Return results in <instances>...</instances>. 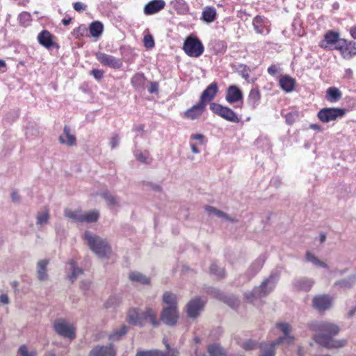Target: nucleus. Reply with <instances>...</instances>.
I'll list each match as a JSON object with an SVG mask.
<instances>
[{
	"instance_id": "nucleus-4",
	"label": "nucleus",
	"mask_w": 356,
	"mask_h": 356,
	"mask_svg": "<svg viewBox=\"0 0 356 356\" xmlns=\"http://www.w3.org/2000/svg\"><path fill=\"white\" fill-rule=\"evenodd\" d=\"M276 332H282L283 337L270 343H261L260 345L261 353L259 356H275V346L282 343L290 344L293 341V337L290 335L291 327L288 323H277L275 327Z\"/></svg>"
},
{
	"instance_id": "nucleus-38",
	"label": "nucleus",
	"mask_w": 356,
	"mask_h": 356,
	"mask_svg": "<svg viewBox=\"0 0 356 356\" xmlns=\"http://www.w3.org/2000/svg\"><path fill=\"white\" fill-rule=\"evenodd\" d=\"M127 327L126 325H122L120 329L115 330L109 335V340L111 341L120 340L127 332Z\"/></svg>"
},
{
	"instance_id": "nucleus-41",
	"label": "nucleus",
	"mask_w": 356,
	"mask_h": 356,
	"mask_svg": "<svg viewBox=\"0 0 356 356\" xmlns=\"http://www.w3.org/2000/svg\"><path fill=\"white\" fill-rule=\"evenodd\" d=\"M306 259L308 262L313 264L315 266H320L322 268H327V265L323 262L320 261L316 257H315L310 252H307L306 254Z\"/></svg>"
},
{
	"instance_id": "nucleus-61",
	"label": "nucleus",
	"mask_w": 356,
	"mask_h": 356,
	"mask_svg": "<svg viewBox=\"0 0 356 356\" xmlns=\"http://www.w3.org/2000/svg\"><path fill=\"white\" fill-rule=\"evenodd\" d=\"M90 281L88 280V281H82L81 282V287L83 290H85V291L88 290L90 289Z\"/></svg>"
},
{
	"instance_id": "nucleus-1",
	"label": "nucleus",
	"mask_w": 356,
	"mask_h": 356,
	"mask_svg": "<svg viewBox=\"0 0 356 356\" xmlns=\"http://www.w3.org/2000/svg\"><path fill=\"white\" fill-rule=\"evenodd\" d=\"M313 330L319 332L314 337V341L326 348H339L346 346V339H334V336L339 332V327L329 322H314L311 324Z\"/></svg>"
},
{
	"instance_id": "nucleus-9",
	"label": "nucleus",
	"mask_w": 356,
	"mask_h": 356,
	"mask_svg": "<svg viewBox=\"0 0 356 356\" xmlns=\"http://www.w3.org/2000/svg\"><path fill=\"white\" fill-rule=\"evenodd\" d=\"M346 111V109L340 108H324L318 111L317 116L321 122L327 123L343 117Z\"/></svg>"
},
{
	"instance_id": "nucleus-51",
	"label": "nucleus",
	"mask_w": 356,
	"mask_h": 356,
	"mask_svg": "<svg viewBox=\"0 0 356 356\" xmlns=\"http://www.w3.org/2000/svg\"><path fill=\"white\" fill-rule=\"evenodd\" d=\"M143 42H144V46L147 49H152L154 47V44H155L154 40L152 35L150 34H147L144 36Z\"/></svg>"
},
{
	"instance_id": "nucleus-5",
	"label": "nucleus",
	"mask_w": 356,
	"mask_h": 356,
	"mask_svg": "<svg viewBox=\"0 0 356 356\" xmlns=\"http://www.w3.org/2000/svg\"><path fill=\"white\" fill-rule=\"evenodd\" d=\"M55 332L60 336L73 340L76 337V327L64 318L56 319L53 324Z\"/></svg>"
},
{
	"instance_id": "nucleus-47",
	"label": "nucleus",
	"mask_w": 356,
	"mask_h": 356,
	"mask_svg": "<svg viewBox=\"0 0 356 356\" xmlns=\"http://www.w3.org/2000/svg\"><path fill=\"white\" fill-rule=\"evenodd\" d=\"M164 343L167 351L165 353H161V356H178L179 351L176 348H171L169 343L163 339Z\"/></svg>"
},
{
	"instance_id": "nucleus-56",
	"label": "nucleus",
	"mask_w": 356,
	"mask_h": 356,
	"mask_svg": "<svg viewBox=\"0 0 356 356\" xmlns=\"http://www.w3.org/2000/svg\"><path fill=\"white\" fill-rule=\"evenodd\" d=\"M74 9L77 12H81L85 10L87 8V6L81 2H75L73 4Z\"/></svg>"
},
{
	"instance_id": "nucleus-35",
	"label": "nucleus",
	"mask_w": 356,
	"mask_h": 356,
	"mask_svg": "<svg viewBox=\"0 0 356 356\" xmlns=\"http://www.w3.org/2000/svg\"><path fill=\"white\" fill-rule=\"evenodd\" d=\"M104 26L99 21L92 22L89 26V31L92 37L98 38L103 33Z\"/></svg>"
},
{
	"instance_id": "nucleus-48",
	"label": "nucleus",
	"mask_w": 356,
	"mask_h": 356,
	"mask_svg": "<svg viewBox=\"0 0 356 356\" xmlns=\"http://www.w3.org/2000/svg\"><path fill=\"white\" fill-rule=\"evenodd\" d=\"M102 195L105 199L108 206L115 207L118 204V200L115 197L108 192L103 193Z\"/></svg>"
},
{
	"instance_id": "nucleus-43",
	"label": "nucleus",
	"mask_w": 356,
	"mask_h": 356,
	"mask_svg": "<svg viewBox=\"0 0 356 356\" xmlns=\"http://www.w3.org/2000/svg\"><path fill=\"white\" fill-rule=\"evenodd\" d=\"M49 218V215L48 211H43L39 212L37 216V222L36 224L38 225H44L48 223Z\"/></svg>"
},
{
	"instance_id": "nucleus-62",
	"label": "nucleus",
	"mask_w": 356,
	"mask_h": 356,
	"mask_svg": "<svg viewBox=\"0 0 356 356\" xmlns=\"http://www.w3.org/2000/svg\"><path fill=\"white\" fill-rule=\"evenodd\" d=\"M0 302L3 304H8L9 302V298L7 294H1L0 296Z\"/></svg>"
},
{
	"instance_id": "nucleus-31",
	"label": "nucleus",
	"mask_w": 356,
	"mask_h": 356,
	"mask_svg": "<svg viewBox=\"0 0 356 356\" xmlns=\"http://www.w3.org/2000/svg\"><path fill=\"white\" fill-rule=\"evenodd\" d=\"M49 264V260L42 259L37 264V277L39 280L44 281L48 278L47 267Z\"/></svg>"
},
{
	"instance_id": "nucleus-2",
	"label": "nucleus",
	"mask_w": 356,
	"mask_h": 356,
	"mask_svg": "<svg viewBox=\"0 0 356 356\" xmlns=\"http://www.w3.org/2000/svg\"><path fill=\"white\" fill-rule=\"evenodd\" d=\"M280 277V273L278 270L272 271L259 286L254 287L252 291L245 293V298L249 302L259 306L260 300L266 297L275 289Z\"/></svg>"
},
{
	"instance_id": "nucleus-28",
	"label": "nucleus",
	"mask_w": 356,
	"mask_h": 356,
	"mask_svg": "<svg viewBox=\"0 0 356 356\" xmlns=\"http://www.w3.org/2000/svg\"><path fill=\"white\" fill-rule=\"evenodd\" d=\"M170 6L178 15H186L189 12V6L184 0H172Z\"/></svg>"
},
{
	"instance_id": "nucleus-20",
	"label": "nucleus",
	"mask_w": 356,
	"mask_h": 356,
	"mask_svg": "<svg viewBox=\"0 0 356 356\" xmlns=\"http://www.w3.org/2000/svg\"><path fill=\"white\" fill-rule=\"evenodd\" d=\"M296 81L289 75H283L280 78V87L286 92H291L294 90Z\"/></svg>"
},
{
	"instance_id": "nucleus-17",
	"label": "nucleus",
	"mask_w": 356,
	"mask_h": 356,
	"mask_svg": "<svg viewBox=\"0 0 356 356\" xmlns=\"http://www.w3.org/2000/svg\"><path fill=\"white\" fill-rule=\"evenodd\" d=\"M88 356H115V350L112 344L97 346L90 350Z\"/></svg>"
},
{
	"instance_id": "nucleus-53",
	"label": "nucleus",
	"mask_w": 356,
	"mask_h": 356,
	"mask_svg": "<svg viewBox=\"0 0 356 356\" xmlns=\"http://www.w3.org/2000/svg\"><path fill=\"white\" fill-rule=\"evenodd\" d=\"M190 140L193 141V140H196L197 141L196 143L198 145H204L205 143L204 135L200 134H195L191 135V138H190Z\"/></svg>"
},
{
	"instance_id": "nucleus-22",
	"label": "nucleus",
	"mask_w": 356,
	"mask_h": 356,
	"mask_svg": "<svg viewBox=\"0 0 356 356\" xmlns=\"http://www.w3.org/2000/svg\"><path fill=\"white\" fill-rule=\"evenodd\" d=\"M208 293L212 296L213 297L222 300L223 301L226 302L228 305H229L231 307H235L238 302L237 300H235L233 298L231 297H227L222 293L219 289L216 288H209L208 289Z\"/></svg>"
},
{
	"instance_id": "nucleus-24",
	"label": "nucleus",
	"mask_w": 356,
	"mask_h": 356,
	"mask_svg": "<svg viewBox=\"0 0 356 356\" xmlns=\"http://www.w3.org/2000/svg\"><path fill=\"white\" fill-rule=\"evenodd\" d=\"M261 97V93L258 88H254L251 89L247 99L248 105L252 109H255L260 103Z\"/></svg>"
},
{
	"instance_id": "nucleus-12",
	"label": "nucleus",
	"mask_w": 356,
	"mask_h": 356,
	"mask_svg": "<svg viewBox=\"0 0 356 356\" xmlns=\"http://www.w3.org/2000/svg\"><path fill=\"white\" fill-rule=\"evenodd\" d=\"M204 302L200 298L192 299L186 307V312L190 318L197 317L203 310Z\"/></svg>"
},
{
	"instance_id": "nucleus-60",
	"label": "nucleus",
	"mask_w": 356,
	"mask_h": 356,
	"mask_svg": "<svg viewBox=\"0 0 356 356\" xmlns=\"http://www.w3.org/2000/svg\"><path fill=\"white\" fill-rule=\"evenodd\" d=\"M197 145H199L193 141H190V146H191V151L193 153H194V154L200 153V150L197 148Z\"/></svg>"
},
{
	"instance_id": "nucleus-23",
	"label": "nucleus",
	"mask_w": 356,
	"mask_h": 356,
	"mask_svg": "<svg viewBox=\"0 0 356 356\" xmlns=\"http://www.w3.org/2000/svg\"><path fill=\"white\" fill-rule=\"evenodd\" d=\"M344 43L343 48L338 49V50L340 51L343 58L350 59L356 55V42H348L344 39Z\"/></svg>"
},
{
	"instance_id": "nucleus-3",
	"label": "nucleus",
	"mask_w": 356,
	"mask_h": 356,
	"mask_svg": "<svg viewBox=\"0 0 356 356\" xmlns=\"http://www.w3.org/2000/svg\"><path fill=\"white\" fill-rule=\"evenodd\" d=\"M83 238L89 248L99 258H108L111 254V247L107 241L99 236L86 231Z\"/></svg>"
},
{
	"instance_id": "nucleus-8",
	"label": "nucleus",
	"mask_w": 356,
	"mask_h": 356,
	"mask_svg": "<svg viewBox=\"0 0 356 356\" xmlns=\"http://www.w3.org/2000/svg\"><path fill=\"white\" fill-rule=\"evenodd\" d=\"M343 44H345L344 39L340 38L337 32L329 31L325 34L324 38L320 41L319 46L325 49L333 47L338 50L343 48Z\"/></svg>"
},
{
	"instance_id": "nucleus-55",
	"label": "nucleus",
	"mask_w": 356,
	"mask_h": 356,
	"mask_svg": "<svg viewBox=\"0 0 356 356\" xmlns=\"http://www.w3.org/2000/svg\"><path fill=\"white\" fill-rule=\"evenodd\" d=\"M160 353L154 351H140L138 352L136 356H159Z\"/></svg>"
},
{
	"instance_id": "nucleus-34",
	"label": "nucleus",
	"mask_w": 356,
	"mask_h": 356,
	"mask_svg": "<svg viewBox=\"0 0 356 356\" xmlns=\"http://www.w3.org/2000/svg\"><path fill=\"white\" fill-rule=\"evenodd\" d=\"M356 283V276L352 275L346 279L337 281L334 283V286H339L344 290L351 289Z\"/></svg>"
},
{
	"instance_id": "nucleus-49",
	"label": "nucleus",
	"mask_w": 356,
	"mask_h": 356,
	"mask_svg": "<svg viewBox=\"0 0 356 356\" xmlns=\"http://www.w3.org/2000/svg\"><path fill=\"white\" fill-rule=\"evenodd\" d=\"M137 160H138L140 162L149 164L152 159L149 156V154L147 152H140V154L136 155Z\"/></svg>"
},
{
	"instance_id": "nucleus-42",
	"label": "nucleus",
	"mask_w": 356,
	"mask_h": 356,
	"mask_svg": "<svg viewBox=\"0 0 356 356\" xmlns=\"http://www.w3.org/2000/svg\"><path fill=\"white\" fill-rule=\"evenodd\" d=\"M136 282L143 285H149L151 280L149 277L140 272H135V283Z\"/></svg>"
},
{
	"instance_id": "nucleus-15",
	"label": "nucleus",
	"mask_w": 356,
	"mask_h": 356,
	"mask_svg": "<svg viewBox=\"0 0 356 356\" xmlns=\"http://www.w3.org/2000/svg\"><path fill=\"white\" fill-rule=\"evenodd\" d=\"M165 6L164 0H152L148 2L144 7V13L146 15L156 14L163 10Z\"/></svg>"
},
{
	"instance_id": "nucleus-45",
	"label": "nucleus",
	"mask_w": 356,
	"mask_h": 356,
	"mask_svg": "<svg viewBox=\"0 0 356 356\" xmlns=\"http://www.w3.org/2000/svg\"><path fill=\"white\" fill-rule=\"evenodd\" d=\"M284 117L285 118L286 122L287 124H292L298 120L299 113L296 111H293L284 115Z\"/></svg>"
},
{
	"instance_id": "nucleus-6",
	"label": "nucleus",
	"mask_w": 356,
	"mask_h": 356,
	"mask_svg": "<svg viewBox=\"0 0 356 356\" xmlns=\"http://www.w3.org/2000/svg\"><path fill=\"white\" fill-rule=\"evenodd\" d=\"M183 49L188 56L197 58L203 54L204 47L197 38L188 36L184 42Z\"/></svg>"
},
{
	"instance_id": "nucleus-13",
	"label": "nucleus",
	"mask_w": 356,
	"mask_h": 356,
	"mask_svg": "<svg viewBox=\"0 0 356 356\" xmlns=\"http://www.w3.org/2000/svg\"><path fill=\"white\" fill-rule=\"evenodd\" d=\"M179 312L177 307H165L161 313L162 321L168 325H174L177 321Z\"/></svg>"
},
{
	"instance_id": "nucleus-59",
	"label": "nucleus",
	"mask_w": 356,
	"mask_h": 356,
	"mask_svg": "<svg viewBox=\"0 0 356 356\" xmlns=\"http://www.w3.org/2000/svg\"><path fill=\"white\" fill-rule=\"evenodd\" d=\"M267 71L269 74L275 76L278 72L279 67L275 65H272L270 67H268Z\"/></svg>"
},
{
	"instance_id": "nucleus-57",
	"label": "nucleus",
	"mask_w": 356,
	"mask_h": 356,
	"mask_svg": "<svg viewBox=\"0 0 356 356\" xmlns=\"http://www.w3.org/2000/svg\"><path fill=\"white\" fill-rule=\"evenodd\" d=\"M119 142V138L117 136H113L110 140L109 145L112 149L115 148L118 146Z\"/></svg>"
},
{
	"instance_id": "nucleus-27",
	"label": "nucleus",
	"mask_w": 356,
	"mask_h": 356,
	"mask_svg": "<svg viewBox=\"0 0 356 356\" xmlns=\"http://www.w3.org/2000/svg\"><path fill=\"white\" fill-rule=\"evenodd\" d=\"M314 282L312 279L300 277L293 282V285L298 290L308 291L313 286Z\"/></svg>"
},
{
	"instance_id": "nucleus-14",
	"label": "nucleus",
	"mask_w": 356,
	"mask_h": 356,
	"mask_svg": "<svg viewBox=\"0 0 356 356\" xmlns=\"http://www.w3.org/2000/svg\"><path fill=\"white\" fill-rule=\"evenodd\" d=\"M205 108L206 104L199 101L196 104L184 112V117L191 120H197L200 118Z\"/></svg>"
},
{
	"instance_id": "nucleus-37",
	"label": "nucleus",
	"mask_w": 356,
	"mask_h": 356,
	"mask_svg": "<svg viewBox=\"0 0 356 356\" xmlns=\"http://www.w3.org/2000/svg\"><path fill=\"white\" fill-rule=\"evenodd\" d=\"M99 217V213L97 210H90L83 213L82 222H96Z\"/></svg>"
},
{
	"instance_id": "nucleus-39",
	"label": "nucleus",
	"mask_w": 356,
	"mask_h": 356,
	"mask_svg": "<svg viewBox=\"0 0 356 356\" xmlns=\"http://www.w3.org/2000/svg\"><path fill=\"white\" fill-rule=\"evenodd\" d=\"M163 302L168 305L167 307H177V296L170 292H165L163 296Z\"/></svg>"
},
{
	"instance_id": "nucleus-46",
	"label": "nucleus",
	"mask_w": 356,
	"mask_h": 356,
	"mask_svg": "<svg viewBox=\"0 0 356 356\" xmlns=\"http://www.w3.org/2000/svg\"><path fill=\"white\" fill-rule=\"evenodd\" d=\"M210 273L219 278L225 276L224 268L218 267L216 264H212L210 266Z\"/></svg>"
},
{
	"instance_id": "nucleus-7",
	"label": "nucleus",
	"mask_w": 356,
	"mask_h": 356,
	"mask_svg": "<svg viewBox=\"0 0 356 356\" xmlns=\"http://www.w3.org/2000/svg\"><path fill=\"white\" fill-rule=\"evenodd\" d=\"M147 323H150L153 327L159 326L160 321L156 318V312L149 307L142 312L135 310V325L143 326Z\"/></svg>"
},
{
	"instance_id": "nucleus-11",
	"label": "nucleus",
	"mask_w": 356,
	"mask_h": 356,
	"mask_svg": "<svg viewBox=\"0 0 356 356\" xmlns=\"http://www.w3.org/2000/svg\"><path fill=\"white\" fill-rule=\"evenodd\" d=\"M97 60L104 66L113 69H118L122 67V60L111 55L106 54L102 51L95 54Z\"/></svg>"
},
{
	"instance_id": "nucleus-30",
	"label": "nucleus",
	"mask_w": 356,
	"mask_h": 356,
	"mask_svg": "<svg viewBox=\"0 0 356 356\" xmlns=\"http://www.w3.org/2000/svg\"><path fill=\"white\" fill-rule=\"evenodd\" d=\"M67 269L71 272L69 275L70 280L73 282L81 275L83 274V270L76 266V262L72 259L67 263Z\"/></svg>"
},
{
	"instance_id": "nucleus-50",
	"label": "nucleus",
	"mask_w": 356,
	"mask_h": 356,
	"mask_svg": "<svg viewBox=\"0 0 356 356\" xmlns=\"http://www.w3.org/2000/svg\"><path fill=\"white\" fill-rule=\"evenodd\" d=\"M19 354L21 356H36L37 353L35 350H29L26 346H22L19 348Z\"/></svg>"
},
{
	"instance_id": "nucleus-29",
	"label": "nucleus",
	"mask_w": 356,
	"mask_h": 356,
	"mask_svg": "<svg viewBox=\"0 0 356 356\" xmlns=\"http://www.w3.org/2000/svg\"><path fill=\"white\" fill-rule=\"evenodd\" d=\"M252 24L254 26V31L258 33H264L265 31L266 33L268 32L267 29V19L261 16L257 15L256 16L252 21Z\"/></svg>"
},
{
	"instance_id": "nucleus-19",
	"label": "nucleus",
	"mask_w": 356,
	"mask_h": 356,
	"mask_svg": "<svg viewBox=\"0 0 356 356\" xmlns=\"http://www.w3.org/2000/svg\"><path fill=\"white\" fill-rule=\"evenodd\" d=\"M332 305V299L327 295L317 296L313 299V305L320 311L329 309Z\"/></svg>"
},
{
	"instance_id": "nucleus-21",
	"label": "nucleus",
	"mask_w": 356,
	"mask_h": 356,
	"mask_svg": "<svg viewBox=\"0 0 356 356\" xmlns=\"http://www.w3.org/2000/svg\"><path fill=\"white\" fill-rule=\"evenodd\" d=\"M217 92V83L214 82L211 83L202 93L200 102H202V103L207 104V102L211 101L215 97Z\"/></svg>"
},
{
	"instance_id": "nucleus-54",
	"label": "nucleus",
	"mask_w": 356,
	"mask_h": 356,
	"mask_svg": "<svg viewBox=\"0 0 356 356\" xmlns=\"http://www.w3.org/2000/svg\"><path fill=\"white\" fill-rule=\"evenodd\" d=\"M90 74L92 75L97 81L102 79L104 75V71L98 69H93L90 71Z\"/></svg>"
},
{
	"instance_id": "nucleus-25",
	"label": "nucleus",
	"mask_w": 356,
	"mask_h": 356,
	"mask_svg": "<svg viewBox=\"0 0 356 356\" xmlns=\"http://www.w3.org/2000/svg\"><path fill=\"white\" fill-rule=\"evenodd\" d=\"M38 40L41 45L47 49H50L54 45L53 35L47 30H43L38 34Z\"/></svg>"
},
{
	"instance_id": "nucleus-10",
	"label": "nucleus",
	"mask_w": 356,
	"mask_h": 356,
	"mask_svg": "<svg viewBox=\"0 0 356 356\" xmlns=\"http://www.w3.org/2000/svg\"><path fill=\"white\" fill-rule=\"evenodd\" d=\"M210 109L215 113L224 118L225 120L238 123L240 118L237 115L229 108L223 106L217 103L210 104Z\"/></svg>"
},
{
	"instance_id": "nucleus-32",
	"label": "nucleus",
	"mask_w": 356,
	"mask_h": 356,
	"mask_svg": "<svg viewBox=\"0 0 356 356\" xmlns=\"http://www.w3.org/2000/svg\"><path fill=\"white\" fill-rule=\"evenodd\" d=\"M217 17L216 10L212 6H206L202 13V19L207 23L213 22Z\"/></svg>"
},
{
	"instance_id": "nucleus-44",
	"label": "nucleus",
	"mask_w": 356,
	"mask_h": 356,
	"mask_svg": "<svg viewBox=\"0 0 356 356\" xmlns=\"http://www.w3.org/2000/svg\"><path fill=\"white\" fill-rule=\"evenodd\" d=\"M237 71L245 81H249L248 79L250 77V70L247 65L243 64L239 65Z\"/></svg>"
},
{
	"instance_id": "nucleus-26",
	"label": "nucleus",
	"mask_w": 356,
	"mask_h": 356,
	"mask_svg": "<svg viewBox=\"0 0 356 356\" xmlns=\"http://www.w3.org/2000/svg\"><path fill=\"white\" fill-rule=\"evenodd\" d=\"M76 137L74 134H71L70 127L65 126L63 133L59 137L60 143L68 146H73L76 144Z\"/></svg>"
},
{
	"instance_id": "nucleus-33",
	"label": "nucleus",
	"mask_w": 356,
	"mask_h": 356,
	"mask_svg": "<svg viewBox=\"0 0 356 356\" xmlns=\"http://www.w3.org/2000/svg\"><path fill=\"white\" fill-rule=\"evenodd\" d=\"M341 91L335 87H330L326 91V99L330 102H337L341 98Z\"/></svg>"
},
{
	"instance_id": "nucleus-52",
	"label": "nucleus",
	"mask_w": 356,
	"mask_h": 356,
	"mask_svg": "<svg viewBox=\"0 0 356 356\" xmlns=\"http://www.w3.org/2000/svg\"><path fill=\"white\" fill-rule=\"evenodd\" d=\"M242 347L246 350H251L257 348V343L253 340H248L245 341Z\"/></svg>"
},
{
	"instance_id": "nucleus-16",
	"label": "nucleus",
	"mask_w": 356,
	"mask_h": 356,
	"mask_svg": "<svg viewBox=\"0 0 356 356\" xmlns=\"http://www.w3.org/2000/svg\"><path fill=\"white\" fill-rule=\"evenodd\" d=\"M243 97V92L237 86H230L227 88L225 99L229 104H234L239 101H242Z\"/></svg>"
},
{
	"instance_id": "nucleus-58",
	"label": "nucleus",
	"mask_w": 356,
	"mask_h": 356,
	"mask_svg": "<svg viewBox=\"0 0 356 356\" xmlns=\"http://www.w3.org/2000/svg\"><path fill=\"white\" fill-rule=\"evenodd\" d=\"M148 91L149 93H156L159 91V84L156 82H152Z\"/></svg>"
},
{
	"instance_id": "nucleus-18",
	"label": "nucleus",
	"mask_w": 356,
	"mask_h": 356,
	"mask_svg": "<svg viewBox=\"0 0 356 356\" xmlns=\"http://www.w3.org/2000/svg\"><path fill=\"white\" fill-rule=\"evenodd\" d=\"M267 257L266 254L259 255L250 266L247 270L248 276L250 277H254L257 273L260 271L265 263Z\"/></svg>"
},
{
	"instance_id": "nucleus-40",
	"label": "nucleus",
	"mask_w": 356,
	"mask_h": 356,
	"mask_svg": "<svg viewBox=\"0 0 356 356\" xmlns=\"http://www.w3.org/2000/svg\"><path fill=\"white\" fill-rule=\"evenodd\" d=\"M205 210L211 216H216L218 218H225L226 220H232V219L230 218H229L228 216L225 213H224L220 210H218L211 206H206Z\"/></svg>"
},
{
	"instance_id": "nucleus-36",
	"label": "nucleus",
	"mask_w": 356,
	"mask_h": 356,
	"mask_svg": "<svg viewBox=\"0 0 356 356\" xmlns=\"http://www.w3.org/2000/svg\"><path fill=\"white\" fill-rule=\"evenodd\" d=\"M65 217L69 218L74 221L82 222L83 212L80 210H72L65 209L64 211Z\"/></svg>"
},
{
	"instance_id": "nucleus-64",
	"label": "nucleus",
	"mask_w": 356,
	"mask_h": 356,
	"mask_svg": "<svg viewBox=\"0 0 356 356\" xmlns=\"http://www.w3.org/2000/svg\"><path fill=\"white\" fill-rule=\"evenodd\" d=\"M350 33L353 38L356 39V25L351 27L350 29Z\"/></svg>"
},
{
	"instance_id": "nucleus-63",
	"label": "nucleus",
	"mask_w": 356,
	"mask_h": 356,
	"mask_svg": "<svg viewBox=\"0 0 356 356\" xmlns=\"http://www.w3.org/2000/svg\"><path fill=\"white\" fill-rule=\"evenodd\" d=\"M7 70L6 62L0 60V72H5Z\"/></svg>"
}]
</instances>
